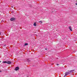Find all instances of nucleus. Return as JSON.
<instances>
[{
  "instance_id": "5",
  "label": "nucleus",
  "mask_w": 77,
  "mask_h": 77,
  "mask_svg": "<svg viewBox=\"0 0 77 77\" xmlns=\"http://www.w3.org/2000/svg\"><path fill=\"white\" fill-rule=\"evenodd\" d=\"M19 69L18 67H17L15 68V70L16 71H17Z\"/></svg>"
},
{
  "instance_id": "13",
  "label": "nucleus",
  "mask_w": 77,
  "mask_h": 77,
  "mask_svg": "<svg viewBox=\"0 0 77 77\" xmlns=\"http://www.w3.org/2000/svg\"><path fill=\"white\" fill-rule=\"evenodd\" d=\"M75 5H77V3H76L75 4Z\"/></svg>"
},
{
  "instance_id": "4",
  "label": "nucleus",
  "mask_w": 77,
  "mask_h": 77,
  "mask_svg": "<svg viewBox=\"0 0 77 77\" xmlns=\"http://www.w3.org/2000/svg\"><path fill=\"white\" fill-rule=\"evenodd\" d=\"M69 30H70V31H72V29H71V26H69Z\"/></svg>"
},
{
  "instance_id": "17",
  "label": "nucleus",
  "mask_w": 77,
  "mask_h": 77,
  "mask_svg": "<svg viewBox=\"0 0 77 77\" xmlns=\"http://www.w3.org/2000/svg\"><path fill=\"white\" fill-rule=\"evenodd\" d=\"M0 72H2V71L0 70Z\"/></svg>"
},
{
  "instance_id": "7",
  "label": "nucleus",
  "mask_w": 77,
  "mask_h": 77,
  "mask_svg": "<svg viewBox=\"0 0 77 77\" xmlns=\"http://www.w3.org/2000/svg\"><path fill=\"white\" fill-rule=\"evenodd\" d=\"M3 63H7V61H3Z\"/></svg>"
},
{
  "instance_id": "10",
  "label": "nucleus",
  "mask_w": 77,
  "mask_h": 77,
  "mask_svg": "<svg viewBox=\"0 0 77 77\" xmlns=\"http://www.w3.org/2000/svg\"><path fill=\"white\" fill-rule=\"evenodd\" d=\"M28 44L27 43H25V45H24L26 46V45H28Z\"/></svg>"
},
{
  "instance_id": "8",
  "label": "nucleus",
  "mask_w": 77,
  "mask_h": 77,
  "mask_svg": "<svg viewBox=\"0 0 77 77\" xmlns=\"http://www.w3.org/2000/svg\"><path fill=\"white\" fill-rule=\"evenodd\" d=\"M39 23L40 24H42V21H39Z\"/></svg>"
},
{
  "instance_id": "14",
  "label": "nucleus",
  "mask_w": 77,
  "mask_h": 77,
  "mask_svg": "<svg viewBox=\"0 0 77 77\" xmlns=\"http://www.w3.org/2000/svg\"><path fill=\"white\" fill-rule=\"evenodd\" d=\"M57 66L59 65V64H57Z\"/></svg>"
},
{
  "instance_id": "18",
  "label": "nucleus",
  "mask_w": 77,
  "mask_h": 77,
  "mask_svg": "<svg viewBox=\"0 0 77 77\" xmlns=\"http://www.w3.org/2000/svg\"><path fill=\"white\" fill-rule=\"evenodd\" d=\"M0 62H1L0 61Z\"/></svg>"
},
{
  "instance_id": "15",
  "label": "nucleus",
  "mask_w": 77,
  "mask_h": 77,
  "mask_svg": "<svg viewBox=\"0 0 77 77\" xmlns=\"http://www.w3.org/2000/svg\"><path fill=\"white\" fill-rule=\"evenodd\" d=\"M45 50H47V49H45Z\"/></svg>"
},
{
  "instance_id": "3",
  "label": "nucleus",
  "mask_w": 77,
  "mask_h": 77,
  "mask_svg": "<svg viewBox=\"0 0 77 77\" xmlns=\"http://www.w3.org/2000/svg\"><path fill=\"white\" fill-rule=\"evenodd\" d=\"M15 20V18L14 17H12L10 19L11 21H14V20Z\"/></svg>"
},
{
  "instance_id": "11",
  "label": "nucleus",
  "mask_w": 77,
  "mask_h": 77,
  "mask_svg": "<svg viewBox=\"0 0 77 77\" xmlns=\"http://www.w3.org/2000/svg\"><path fill=\"white\" fill-rule=\"evenodd\" d=\"M11 8H14V6H11Z\"/></svg>"
},
{
  "instance_id": "1",
  "label": "nucleus",
  "mask_w": 77,
  "mask_h": 77,
  "mask_svg": "<svg viewBox=\"0 0 77 77\" xmlns=\"http://www.w3.org/2000/svg\"><path fill=\"white\" fill-rule=\"evenodd\" d=\"M65 75L64 76V77H66V75H68L69 74V72H66L65 73Z\"/></svg>"
},
{
  "instance_id": "12",
  "label": "nucleus",
  "mask_w": 77,
  "mask_h": 77,
  "mask_svg": "<svg viewBox=\"0 0 77 77\" xmlns=\"http://www.w3.org/2000/svg\"><path fill=\"white\" fill-rule=\"evenodd\" d=\"M54 11H52V13H54Z\"/></svg>"
},
{
  "instance_id": "9",
  "label": "nucleus",
  "mask_w": 77,
  "mask_h": 77,
  "mask_svg": "<svg viewBox=\"0 0 77 77\" xmlns=\"http://www.w3.org/2000/svg\"><path fill=\"white\" fill-rule=\"evenodd\" d=\"M33 25L34 26H36V23H34Z\"/></svg>"
},
{
  "instance_id": "2",
  "label": "nucleus",
  "mask_w": 77,
  "mask_h": 77,
  "mask_svg": "<svg viewBox=\"0 0 77 77\" xmlns=\"http://www.w3.org/2000/svg\"><path fill=\"white\" fill-rule=\"evenodd\" d=\"M11 61H7V63L8 64H11Z\"/></svg>"
},
{
  "instance_id": "16",
  "label": "nucleus",
  "mask_w": 77,
  "mask_h": 77,
  "mask_svg": "<svg viewBox=\"0 0 77 77\" xmlns=\"http://www.w3.org/2000/svg\"><path fill=\"white\" fill-rule=\"evenodd\" d=\"M1 35V33L0 32V35Z\"/></svg>"
},
{
  "instance_id": "6",
  "label": "nucleus",
  "mask_w": 77,
  "mask_h": 77,
  "mask_svg": "<svg viewBox=\"0 0 77 77\" xmlns=\"http://www.w3.org/2000/svg\"><path fill=\"white\" fill-rule=\"evenodd\" d=\"M74 71H75V70H71L69 72V73H71V72H74Z\"/></svg>"
}]
</instances>
